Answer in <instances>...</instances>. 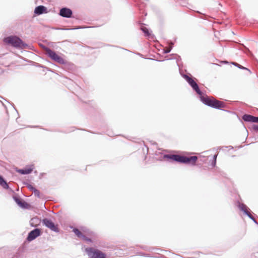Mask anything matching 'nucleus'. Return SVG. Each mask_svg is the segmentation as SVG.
Here are the masks:
<instances>
[{"mask_svg":"<svg viewBox=\"0 0 258 258\" xmlns=\"http://www.w3.org/2000/svg\"><path fill=\"white\" fill-rule=\"evenodd\" d=\"M33 193H34V195H35V196H37V197H40V191H39L38 190H37V189H35V190H34V191L33 192Z\"/></svg>","mask_w":258,"mask_h":258,"instance_id":"6ab92c4d","label":"nucleus"},{"mask_svg":"<svg viewBox=\"0 0 258 258\" xmlns=\"http://www.w3.org/2000/svg\"><path fill=\"white\" fill-rule=\"evenodd\" d=\"M28 187L30 190H32L33 192H34V190L36 189V188L31 185H28Z\"/></svg>","mask_w":258,"mask_h":258,"instance_id":"412c9836","label":"nucleus"},{"mask_svg":"<svg viewBox=\"0 0 258 258\" xmlns=\"http://www.w3.org/2000/svg\"><path fill=\"white\" fill-rule=\"evenodd\" d=\"M165 159H170L173 161L186 164H190L195 165L198 160L197 156L187 157L179 155H165L164 156Z\"/></svg>","mask_w":258,"mask_h":258,"instance_id":"f257e3e1","label":"nucleus"},{"mask_svg":"<svg viewBox=\"0 0 258 258\" xmlns=\"http://www.w3.org/2000/svg\"><path fill=\"white\" fill-rule=\"evenodd\" d=\"M142 30L144 31V32L147 35H149V31L147 28H142Z\"/></svg>","mask_w":258,"mask_h":258,"instance_id":"aec40b11","label":"nucleus"},{"mask_svg":"<svg viewBox=\"0 0 258 258\" xmlns=\"http://www.w3.org/2000/svg\"><path fill=\"white\" fill-rule=\"evenodd\" d=\"M37 221H39V220L38 219H36V218H33V219H32L31 220V225L32 226H36L37 224H34V222H37Z\"/></svg>","mask_w":258,"mask_h":258,"instance_id":"a211bd4d","label":"nucleus"},{"mask_svg":"<svg viewBox=\"0 0 258 258\" xmlns=\"http://www.w3.org/2000/svg\"><path fill=\"white\" fill-rule=\"evenodd\" d=\"M34 169L33 165H31L28 167H26L24 169H18L17 170V172L21 174H28L31 173Z\"/></svg>","mask_w":258,"mask_h":258,"instance_id":"9d476101","label":"nucleus"},{"mask_svg":"<svg viewBox=\"0 0 258 258\" xmlns=\"http://www.w3.org/2000/svg\"><path fill=\"white\" fill-rule=\"evenodd\" d=\"M14 200L17 204L21 207H25V205H27L25 202H23L20 199L18 198L15 197Z\"/></svg>","mask_w":258,"mask_h":258,"instance_id":"dca6fc26","label":"nucleus"},{"mask_svg":"<svg viewBox=\"0 0 258 258\" xmlns=\"http://www.w3.org/2000/svg\"><path fill=\"white\" fill-rule=\"evenodd\" d=\"M85 251L90 258H106V254L101 250L93 247H88L85 249Z\"/></svg>","mask_w":258,"mask_h":258,"instance_id":"7ed1b4c3","label":"nucleus"},{"mask_svg":"<svg viewBox=\"0 0 258 258\" xmlns=\"http://www.w3.org/2000/svg\"><path fill=\"white\" fill-rule=\"evenodd\" d=\"M0 185H2L4 188H8V185L5 181V180L3 179L2 177L0 176Z\"/></svg>","mask_w":258,"mask_h":258,"instance_id":"f3484780","label":"nucleus"},{"mask_svg":"<svg viewBox=\"0 0 258 258\" xmlns=\"http://www.w3.org/2000/svg\"><path fill=\"white\" fill-rule=\"evenodd\" d=\"M41 234V231L39 229H35L31 231L28 234L27 240L29 241H32Z\"/></svg>","mask_w":258,"mask_h":258,"instance_id":"0eeeda50","label":"nucleus"},{"mask_svg":"<svg viewBox=\"0 0 258 258\" xmlns=\"http://www.w3.org/2000/svg\"><path fill=\"white\" fill-rule=\"evenodd\" d=\"M184 78L190 84L193 89L195 90L197 93L201 94V92L198 87V85L192 78L186 75L184 76Z\"/></svg>","mask_w":258,"mask_h":258,"instance_id":"39448f33","label":"nucleus"},{"mask_svg":"<svg viewBox=\"0 0 258 258\" xmlns=\"http://www.w3.org/2000/svg\"><path fill=\"white\" fill-rule=\"evenodd\" d=\"M45 53L51 58L53 60L60 63L64 64L65 63L64 59L60 56L58 55L54 51H52L50 49L45 47L44 48Z\"/></svg>","mask_w":258,"mask_h":258,"instance_id":"20e7f679","label":"nucleus"},{"mask_svg":"<svg viewBox=\"0 0 258 258\" xmlns=\"http://www.w3.org/2000/svg\"><path fill=\"white\" fill-rule=\"evenodd\" d=\"M239 208L245 214H246L249 217L251 218V214L248 211L247 207L243 204H239Z\"/></svg>","mask_w":258,"mask_h":258,"instance_id":"2eb2a0df","label":"nucleus"},{"mask_svg":"<svg viewBox=\"0 0 258 258\" xmlns=\"http://www.w3.org/2000/svg\"><path fill=\"white\" fill-rule=\"evenodd\" d=\"M216 158H217V155H214V163H213V166H215L216 163Z\"/></svg>","mask_w":258,"mask_h":258,"instance_id":"4be33fe9","label":"nucleus"},{"mask_svg":"<svg viewBox=\"0 0 258 258\" xmlns=\"http://www.w3.org/2000/svg\"><path fill=\"white\" fill-rule=\"evenodd\" d=\"M44 225L47 227L51 229L53 231H58V227L57 225H55L54 223L50 220L48 219H44L42 221Z\"/></svg>","mask_w":258,"mask_h":258,"instance_id":"423d86ee","label":"nucleus"},{"mask_svg":"<svg viewBox=\"0 0 258 258\" xmlns=\"http://www.w3.org/2000/svg\"><path fill=\"white\" fill-rule=\"evenodd\" d=\"M212 107L220 109L225 107L224 103L214 99L212 106Z\"/></svg>","mask_w":258,"mask_h":258,"instance_id":"9b49d317","label":"nucleus"},{"mask_svg":"<svg viewBox=\"0 0 258 258\" xmlns=\"http://www.w3.org/2000/svg\"><path fill=\"white\" fill-rule=\"evenodd\" d=\"M4 41L14 47L25 48L27 46L19 38L16 36H10L5 38Z\"/></svg>","mask_w":258,"mask_h":258,"instance_id":"f03ea898","label":"nucleus"},{"mask_svg":"<svg viewBox=\"0 0 258 258\" xmlns=\"http://www.w3.org/2000/svg\"><path fill=\"white\" fill-rule=\"evenodd\" d=\"M46 8L43 6H39L37 7L35 9V13L37 15H40L44 12H46Z\"/></svg>","mask_w":258,"mask_h":258,"instance_id":"4468645a","label":"nucleus"},{"mask_svg":"<svg viewBox=\"0 0 258 258\" xmlns=\"http://www.w3.org/2000/svg\"><path fill=\"white\" fill-rule=\"evenodd\" d=\"M242 119L245 121L258 122V117L253 116L251 115L245 114L242 116Z\"/></svg>","mask_w":258,"mask_h":258,"instance_id":"1a4fd4ad","label":"nucleus"},{"mask_svg":"<svg viewBox=\"0 0 258 258\" xmlns=\"http://www.w3.org/2000/svg\"><path fill=\"white\" fill-rule=\"evenodd\" d=\"M201 100L205 104L211 107L214 98H211L208 97L203 96L201 98Z\"/></svg>","mask_w":258,"mask_h":258,"instance_id":"ddd939ff","label":"nucleus"},{"mask_svg":"<svg viewBox=\"0 0 258 258\" xmlns=\"http://www.w3.org/2000/svg\"><path fill=\"white\" fill-rule=\"evenodd\" d=\"M59 15L63 17L70 18L72 15V11L68 8H62L60 10Z\"/></svg>","mask_w":258,"mask_h":258,"instance_id":"6e6552de","label":"nucleus"},{"mask_svg":"<svg viewBox=\"0 0 258 258\" xmlns=\"http://www.w3.org/2000/svg\"><path fill=\"white\" fill-rule=\"evenodd\" d=\"M73 231L78 237L87 241H91L90 239L87 238L78 229L74 228Z\"/></svg>","mask_w":258,"mask_h":258,"instance_id":"f8f14e48","label":"nucleus"}]
</instances>
